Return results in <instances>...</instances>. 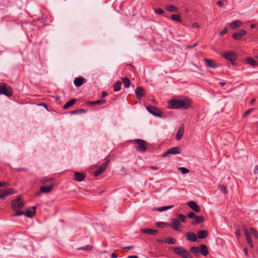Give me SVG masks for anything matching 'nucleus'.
Wrapping results in <instances>:
<instances>
[{"mask_svg":"<svg viewBox=\"0 0 258 258\" xmlns=\"http://www.w3.org/2000/svg\"><path fill=\"white\" fill-rule=\"evenodd\" d=\"M168 107L170 109H186L190 107L191 102L189 100H170L168 101Z\"/></svg>","mask_w":258,"mask_h":258,"instance_id":"obj_1","label":"nucleus"},{"mask_svg":"<svg viewBox=\"0 0 258 258\" xmlns=\"http://www.w3.org/2000/svg\"><path fill=\"white\" fill-rule=\"evenodd\" d=\"M40 181L43 184H46L47 182H49V185H43L41 186L40 188V191L36 192V195L38 196H40L41 193L48 194L50 192L54 186L55 183V179L53 178L46 179L45 178L43 177L41 178L40 179Z\"/></svg>","mask_w":258,"mask_h":258,"instance_id":"obj_2","label":"nucleus"},{"mask_svg":"<svg viewBox=\"0 0 258 258\" xmlns=\"http://www.w3.org/2000/svg\"><path fill=\"white\" fill-rule=\"evenodd\" d=\"M12 88L6 83L2 82L0 83V94L5 95L7 97H10L13 95Z\"/></svg>","mask_w":258,"mask_h":258,"instance_id":"obj_3","label":"nucleus"},{"mask_svg":"<svg viewBox=\"0 0 258 258\" xmlns=\"http://www.w3.org/2000/svg\"><path fill=\"white\" fill-rule=\"evenodd\" d=\"M134 142L136 144L135 148L137 150L141 152H145L147 149V145L145 141L142 139H136Z\"/></svg>","mask_w":258,"mask_h":258,"instance_id":"obj_4","label":"nucleus"},{"mask_svg":"<svg viewBox=\"0 0 258 258\" xmlns=\"http://www.w3.org/2000/svg\"><path fill=\"white\" fill-rule=\"evenodd\" d=\"M174 252L182 258H192L190 253L182 247L173 248Z\"/></svg>","mask_w":258,"mask_h":258,"instance_id":"obj_5","label":"nucleus"},{"mask_svg":"<svg viewBox=\"0 0 258 258\" xmlns=\"http://www.w3.org/2000/svg\"><path fill=\"white\" fill-rule=\"evenodd\" d=\"M221 56L224 58L231 61L232 64H234V61L237 58L236 53L233 51H225L221 53Z\"/></svg>","mask_w":258,"mask_h":258,"instance_id":"obj_6","label":"nucleus"},{"mask_svg":"<svg viewBox=\"0 0 258 258\" xmlns=\"http://www.w3.org/2000/svg\"><path fill=\"white\" fill-rule=\"evenodd\" d=\"M24 206V203L20 197L15 199L12 201V207L14 211L22 209Z\"/></svg>","mask_w":258,"mask_h":258,"instance_id":"obj_7","label":"nucleus"},{"mask_svg":"<svg viewBox=\"0 0 258 258\" xmlns=\"http://www.w3.org/2000/svg\"><path fill=\"white\" fill-rule=\"evenodd\" d=\"M110 161L109 159H107L105 162L102 165L101 167H99L98 169L95 170L93 172L94 175L95 176H97L102 174L108 167L110 163Z\"/></svg>","mask_w":258,"mask_h":258,"instance_id":"obj_8","label":"nucleus"},{"mask_svg":"<svg viewBox=\"0 0 258 258\" xmlns=\"http://www.w3.org/2000/svg\"><path fill=\"white\" fill-rule=\"evenodd\" d=\"M146 108L147 110L153 115L162 117V112L158 108L151 105H148L147 106Z\"/></svg>","mask_w":258,"mask_h":258,"instance_id":"obj_9","label":"nucleus"},{"mask_svg":"<svg viewBox=\"0 0 258 258\" xmlns=\"http://www.w3.org/2000/svg\"><path fill=\"white\" fill-rule=\"evenodd\" d=\"M36 208L35 206H32L27 208L24 211V215L29 218H33L36 213Z\"/></svg>","mask_w":258,"mask_h":258,"instance_id":"obj_10","label":"nucleus"},{"mask_svg":"<svg viewBox=\"0 0 258 258\" xmlns=\"http://www.w3.org/2000/svg\"><path fill=\"white\" fill-rule=\"evenodd\" d=\"M180 153V148L178 147L171 148L165 152L163 156L166 157L169 154H178Z\"/></svg>","mask_w":258,"mask_h":258,"instance_id":"obj_11","label":"nucleus"},{"mask_svg":"<svg viewBox=\"0 0 258 258\" xmlns=\"http://www.w3.org/2000/svg\"><path fill=\"white\" fill-rule=\"evenodd\" d=\"M135 93L137 98L139 99L145 95V91L142 87L138 86L135 90Z\"/></svg>","mask_w":258,"mask_h":258,"instance_id":"obj_12","label":"nucleus"},{"mask_svg":"<svg viewBox=\"0 0 258 258\" xmlns=\"http://www.w3.org/2000/svg\"><path fill=\"white\" fill-rule=\"evenodd\" d=\"M246 34V31L244 30H240L238 32L233 34L232 37L235 40H240L241 37Z\"/></svg>","mask_w":258,"mask_h":258,"instance_id":"obj_13","label":"nucleus"},{"mask_svg":"<svg viewBox=\"0 0 258 258\" xmlns=\"http://www.w3.org/2000/svg\"><path fill=\"white\" fill-rule=\"evenodd\" d=\"M204 61L206 63L207 67L209 68H216L218 67V65L215 60L208 58H204Z\"/></svg>","mask_w":258,"mask_h":258,"instance_id":"obj_14","label":"nucleus"},{"mask_svg":"<svg viewBox=\"0 0 258 258\" xmlns=\"http://www.w3.org/2000/svg\"><path fill=\"white\" fill-rule=\"evenodd\" d=\"M185 236L186 240H190L192 242L196 241L197 239V235L192 232L186 233L185 234Z\"/></svg>","mask_w":258,"mask_h":258,"instance_id":"obj_15","label":"nucleus"},{"mask_svg":"<svg viewBox=\"0 0 258 258\" xmlns=\"http://www.w3.org/2000/svg\"><path fill=\"white\" fill-rule=\"evenodd\" d=\"M187 205L195 212L199 213L200 212V207L194 201H189L187 203Z\"/></svg>","mask_w":258,"mask_h":258,"instance_id":"obj_16","label":"nucleus"},{"mask_svg":"<svg viewBox=\"0 0 258 258\" xmlns=\"http://www.w3.org/2000/svg\"><path fill=\"white\" fill-rule=\"evenodd\" d=\"M171 227L173 229L180 231V229L179 228L180 225V222L178 220L176 219H172L171 220Z\"/></svg>","mask_w":258,"mask_h":258,"instance_id":"obj_17","label":"nucleus"},{"mask_svg":"<svg viewBox=\"0 0 258 258\" xmlns=\"http://www.w3.org/2000/svg\"><path fill=\"white\" fill-rule=\"evenodd\" d=\"M184 132V128L183 124H181L180 126H179L176 135V138L177 141L180 140L182 136L183 135Z\"/></svg>","mask_w":258,"mask_h":258,"instance_id":"obj_18","label":"nucleus"},{"mask_svg":"<svg viewBox=\"0 0 258 258\" xmlns=\"http://www.w3.org/2000/svg\"><path fill=\"white\" fill-rule=\"evenodd\" d=\"M244 232L246 242H247L248 245L251 247H253V245L252 240L251 238V236H250V235L249 232L246 228H244Z\"/></svg>","mask_w":258,"mask_h":258,"instance_id":"obj_19","label":"nucleus"},{"mask_svg":"<svg viewBox=\"0 0 258 258\" xmlns=\"http://www.w3.org/2000/svg\"><path fill=\"white\" fill-rule=\"evenodd\" d=\"M85 175L82 173L75 172L74 179L77 181H81L85 179Z\"/></svg>","mask_w":258,"mask_h":258,"instance_id":"obj_20","label":"nucleus"},{"mask_svg":"<svg viewBox=\"0 0 258 258\" xmlns=\"http://www.w3.org/2000/svg\"><path fill=\"white\" fill-rule=\"evenodd\" d=\"M141 232L151 235H155L158 233V231L157 230L145 228L141 229Z\"/></svg>","mask_w":258,"mask_h":258,"instance_id":"obj_21","label":"nucleus"},{"mask_svg":"<svg viewBox=\"0 0 258 258\" xmlns=\"http://www.w3.org/2000/svg\"><path fill=\"white\" fill-rule=\"evenodd\" d=\"M200 252L204 256H207L209 253L208 247L206 245L202 244L200 245Z\"/></svg>","mask_w":258,"mask_h":258,"instance_id":"obj_22","label":"nucleus"},{"mask_svg":"<svg viewBox=\"0 0 258 258\" xmlns=\"http://www.w3.org/2000/svg\"><path fill=\"white\" fill-rule=\"evenodd\" d=\"M208 235V231L206 230H200L197 233V236L200 239H205Z\"/></svg>","mask_w":258,"mask_h":258,"instance_id":"obj_23","label":"nucleus"},{"mask_svg":"<svg viewBox=\"0 0 258 258\" xmlns=\"http://www.w3.org/2000/svg\"><path fill=\"white\" fill-rule=\"evenodd\" d=\"M205 221V218L203 216H196L195 218V221L191 223L192 225L199 224L203 223Z\"/></svg>","mask_w":258,"mask_h":258,"instance_id":"obj_24","label":"nucleus"},{"mask_svg":"<svg viewBox=\"0 0 258 258\" xmlns=\"http://www.w3.org/2000/svg\"><path fill=\"white\" fill-rule=\"evenodd\" d=\"M165 9L167 11L172 13L178 12V8L173 5H167L165 6Z\"/></svg>","mask_w":258,"mask_h":258,"instance_id":"obj_25","label":"nucleus"},{"mask_svg":"<svg viewBox=\"0 0 258 258\" xmlns=\"http://www.w3.org/2000/svg\"><path fill=\"white\" fill-rule=\"evenodd\" d=\"M84 78L83 77L77 78L74 80V84L77 87L81 86L84 83Z\"/></svg>","mask_w":258,"mask_h":258,"instance_id":"obj_26","label":"nucleus"},{"mask_svg":"<svg viewBox=\"0 0 258 258\" xmlns=\"http://www.w3.org/2000/svg\"><path fill=\"white\" fill-rule=\"evenodd\" d=\"M106 102V100L105 99H100L95 101H88L87 102V104L88 105H98V104H103Z\"/></svg>","mask_w":258,"mask_h":258,"instance_id":"obj_27","label":"nucleus"},{"mask_svg":"<svg viewBox=\"0 0 258 258\" xmlns=\"http://www.w3.org/2000/svg\"><path fill=\"white\" fill-rule=\"evenodd\" d=\"M241 24V22L240 21H235L232 22H231L230 24V27L231 29H235L240 26V25Z\"/></svg>","mask_w":258,"mask_h":258,"instance_id":"obj_28","label":"nucleus"},{"mask_svg":"<svg viewBox=\"0 0 258 258\" xmlns=\"http://www.w3.org/2000/svg\"><path fill=\"white\" fill-rule=\"evenodd\" d=\"M190 251L196 256H199L200 252V247L192 246L190 248Z\"/></svg>","mask_w":258,"mask_h":258,"instance_id":"obj_29","label":"nucleus"},{"mask_svg":"<svg viewBox=\"0 0 258 258\" xmlns=\"http://www.w3.org/2000/svg\"><path fill=\"white\" fill-rule=\"evenodd\" d=\"M76 102V99H72L70 101L67 102L63 106L64 109H68L69 107L71 106Z\"/></svg>","mask_w":258,"mask_h":258,"instance_id":"obj_30","label":"nucleus"},{"mask_svg":"<svg viewBox=\"0 0 258 258\" xmlns=\"http://www.w3.org/2000/svg\"><path fill=\"white\" fill-rule=\"evenodd\" d=\"M122 81L124 84V87L128 88L130 87L131 82L127 77L122 78Z\"/></svg>","mask_w":258,"mask_h":258,"instance_id":"obj_31","label":"nucleus"},{"mask_svg":"<svg viewBox=\"0 0 258 258\" xmlns=\"http://www.w3.org/2000/svg\"><path fill=\"white\" fill-rule=\"evenodd\" d=\"M121 82L119 81H117L115 82L113 86V90L115 92L119 91L121 89Z\"/></svg>","mask_w":258,"mask_h":258,"instance_id":"obj_32","label":"nucleus"},{"mask_svg":"<svg viewBox=\"0 0 258 258\" xmlns=\"http://www.w3.org/2000/svg\"><path fill=\"white\" fill-rule=\"evenodd\" d=\"M246 61L248 64L252 66H256L257 65V62L251 57L246 58Z\"/></svg>","mask_w":258,"mask_h":258,"instance_id":"obj_33","label":"nucleus"},{"mask_svg":"<svg viewBox=\"0 0 258 258\" xmlns=\"http://www.w3.org/2000/svg\"><path fill=\"white\" fill-rule=\"evenodd\" d=\"M171 19L175 21L181 23L182 22L180 16L178 15L173 14L171 16Z\"/></svg>","mask_w":258,"mask_h":258,"instance_id":"obj_34","label":"nucleus"},{"mask_svg":"<svg viewBox=\"0 0 258 258\" xmlns=\"http://www.w3.org/2000/svg\"><path fill=\"white\" fill-rule=\"evenodd\" d=\"M176 242V240L173 237H169L165 239V243L169 244H174Z\"/></svg>","mask_w":258,"mask_h":258,"instance_id":"obj_35","label":"nucleus"},{"mask_svg":"<svg viewBox=\"0 0 258 258\" xmlns=\"http://www.w3.org/2000/svg\"><path fill=\"white\" fill-rule=\"evenodd\" d=\"M86 112V111L84 109H80L78 110H73L71 112V113L72 114H79V113H85Z\"/></svg>","mask_w":258,"mask_h":258,"instance_id":"obj_36","label":"nucleus"},{"mask_svg":"<svg viewBox=\"0 0 258 258\" xmlns=\"http://www.w3.org/2000/svg\"><path fill=\"white\" fill-rule=\"evenodd\" d=\"M249 230L251 234L253 235V236H254L256 238H258V233L255 228L253 227H250Z\"/></svg>","mask_w":258,"mask_h":258,"instance_id":"obj_37","label":"nucleus"},{"mask_svg":"<svg viewBox=\"0 0 258 258\" xmlns=\"http://www.w3.org/2000/svg\"><path fill=\"white\" fill-rule=\"evenodd\" d=\"M78 250H83L86 251H90L92 249V246L91 245H86L83 247H80L77 248Z\"/></svg>","mask_w":258,"mask_h":258,"instance_id":"obj_38","label":"nucleus"},{"mask_svg":"<svg viewBox=\"0 0 258 258\" xmlns=\"http://www.w3.org/2000/svg\"><path fill=\"white\" fill-rule=\"evenodd\" d=\"M174 207L173 205L171 206H163L161 207L158 209V210L160 212H163L164 211H166L167 210L170 209Z\"/></svg>","mask_w":258,"mask_h":258,"instance_id":"obj_39","label":"nucleus"},{"mask_svg":"<svg viewBox=\"0 0 258 258\" xmlns=\"http://www.w3.org/2000/svg\"><path fill=\"white\" fill-rule=\"evenodd\" d=\"M1 194H0V199H5V197L7 196L10 195V193H8L7 191H3V189H1L0 190Z\"/></svg>","mask_w":258,"mask_h":258,"instance_id":"obj_40","label":"nucleus"},{"mask_svg":"<svg viewBox=\"0 0 258 258\" xmlns=\"http://www.w3.org/2000/svg\"><path fill=\"white\" fill-rule=\"evenodd\" d=\"M178 218L183 223H185L186 217L183 214H179L177 216Z\"/></svg>","mask_w":258,"mask_h":258,"instance_id":"obj_41","label":"nucleus"},{"mask_svg":"<svg viewBox=\"0 0 258 258\" xmlns=\"http://www.w3.org/2000/svg\"><path fill=\"white\" fill-rule=\"evenodd\" d=\"M219 188L220 190V191L223 192L224 194H227L228 191L226 186L224 185H220L219 186Z\"/></svg>","mask_w":258,"mask_h":258,"instance_id":"obj_42","label":"nucleus"},{"mask_svg":"<svg viewBox=\"0 0 258 258\" xmlns=\"http://www.w3.org/2000/svg\"><path fill=\"white\" fill-rule=\"evenodd\" d=\"M16 212L11 215V216H19L23 214H24V211H20L19 210H16Z\"/></svg>","mask_w":258,"mask_h":258,"instance_id":"obj_43","label":"nucleus"},{"mask_svg":"<svg viewBox=\"0 0 258 258\" xmlns=\"http://www.w3.org/2000/svg\"><path fill=\"white\" fill-rule=\"evenodd\" d=\"M179 171H180L182 174H186L189 172V170L184 167H179L178 168Z\"/></svg>","mask_w":258,"mask_h":258,"instance_id":"obj_44","label":"nucleus"},{"mask_svg":"<svg viewBox=\"0 0 258 258\" xmlns=\"http://www.w3.org/2000/svg\"><path fill=\"white\" fill-rule=\"evenodd\" d=\"M154 11L156 14H160V15H163L164 14V11L161 9H156L154 10Z\"/></svg>","mask_w":258,"mask_h":258,"instance_id":"obj_45","label":"nucleus"},{"mask_svg":"<svg viewBox=\"0 0 258 258\" xmlns=\"http://www.w3.org/2000/svg\"><path fill=\"white\" fill-rule=\"evenodd\" d=\"M15 170L18 172H20V171H24V172H26L28 171V168H15Z\"/></svg>","mask_w":258,"mask_h":258,"instance_id":"obj_46","label":"nucleus"},{"mask_svg":"<svg viewBox=\"0 0 258 258\" xmlns=\"http://www.w3.org/2000/svg\"><path fill=\"white\" fill-rule=\"evenodd\" d=\"M227 28L226 27H225L223 28V29L220 31L219 33V35L220 36H222L223 35H224V34L226 33L227 32Z\"/></svg>","mask_w":258,"mask_h":258,"instance_id":"obj_47","label":"nucleus"},{"mask_svg":"<svg viewBox=\"0 0 258 258\" xmlns=\"http://www.w3.org/2000/svg\"><path fill=\"white\" fill-rule=\"evenodd\" d=\"M196 217V214H195L194 212H190V213H189V214H188V217L189 218H190V219H192V218H195V217Z\"/></svg>","mask_w":258,"mask_h":258,"instance_id":"obj_48","label":"nucleus"},{"mask_svg":"<svg viewBox=\"0 0 258 258\" xmlns=\"http://www.w3.org/2000/svg\"><path fill=\"white\" fill-rule=\"evenodd\" d=\"M167 224L164 222H158L157 223V226L158 227H163L164 226L167 225Z\"/></svg>","mask_w":258,"mask_h":258,"instance_id":"obj_49","label":"nucleus"},{"mask_svg":"<svg viewBox=\"0 0 258 258\" xmlns=\"http://www.w3.org/2000/svg\"><path fill=\"white\" fill-rule=\"evenodd\" d=\"M253 110V109H249L247 111L245 112V113L243 114L244 116H246L247 115L249 114Z\"/></svg>","mask_w":258,"mask_h":258,"instance_id":"obj_50","label":"nucleus"},{"mask_svg":"<svg viewBox=\"0 0 258 258\" xmlns=\"http://www.w3.org/2000/svg\"><path fill=\"white\" fill-rule=\"evenodd\" d=\"M197 43L198 42H196L193 45H187V48H189V49H191V48H193L194 47H195L196 46H197Z\"/></svg>","mask_w":258,"mask_h":258,"instance_id":"obj_51","label":"nucleus"},{"mask_svg":"<svg viewBox=\"0 0 258 258\" xmlns=\"http://www.w3.org/2000/svg\"><path fill=\"white\" fill-rule=\"evenodd\" d=\"M8 193H10V195H12L14 194V190L13 188H10L8 190H6Z\"/></svg>","mask_w":258,"mask_h":258,"instance_id":"obj_52","label":"nucleus"},{"mask_svg":"<svg viewBox=\"0 0 258 258\" xmlns=\"http://www.w3.org/2000/svg\"><path fill=\"white\" fill-rule=\"evenodd\" d=\"M243 251L244 252V253H245L246 256L247 257H249V254H248V250H247V248H246V247L244 248Z\"/></svg>","mask_w":258,"mask_h":258,"instance_id":"obj_53","label":"nucleus"},{"mask_svg":"<svg viewBox=\"0 0 258 258\" xmlns=\"http://www.w3.org/2000/svg\"><path fill=\"white\" fill-rule=\"evenodd\" d=\"M254 174H258V165L255 166L253 170Z\"/></svg>","mask_w":258,"mask_h":258,"instance_id":"obj_54","label":"nucleus"},{"mask_svg":"<svg viewBox=\"0 0 258 258\" xmlns=\"http://www.w3.org/2000/svg\"><path fill=\"white\" fill-rule=\"evenodd\" d=\"M8 185V183L5 182H0V187H3Z\"/></svg>","mask_w":258,"mask_h":258,"instance_id":"obj_55","label":"nucleus"},{"mask_svg":"<svg viewBox=\"0 0 258 258\" xmlns=\"http://www.w3.org/2000/svg\"><path fill=\"white\" fill-rule=\"evenodd\" d=\"M157 242L158 243L162 244L163 243H165V239L162 240V239H157Z\"/></svg>","mask_w":258,"mask_h":258,"instance_id":"obj_56","label":"nucleus"},{"mask_svg":"<svg viewBox=\"0 0 258 258\" xmlns=\"http://www.w3.org/2000/svg\"><path fill=\"white\" fill-rule=\"evenodd\" d=\"M193 28H198L199 27V25L197 23H194L192 25Z\"/></svg>","mask_w":258,"mask_h":258,"instance_id":"obj_57","label":"nucleus"},{"mask_svg":"<svg viewBox=\"0 0 258 258\" xmlns=\"http://www.w3.org/2000/svg\"><path fill=\"white\" fill-rule=\"evenodd\" d=\"M217 4L218 6H219V7H222L224 5L223 3L221 1H217Z\"/></svg>","mask_w":258,"mask_h":258,"instance_id":"obj_58","label":"nucleus"},{"mask_svg":"<svg viewBox=\"0 0 258 258\" xmlns=\"http://www.w3.org/2000/svg\"><path fill=\"white\" fill-rule=\"evenodd\" d=\"M123 248L127 249H132L134 248V246H133V245L128 246L124 247H123Z\"/></svg>","mask_w":258,"mask_h":258,"instance_id":"obj_59","label":"nucleus"},{"mask_svg":"<svg viewBox=\"0 0 258 258\" xmlns=\"http://www.w3.org/2000/svg\"><path fill=\"white\" fill-rule=\"evenodd\" d=\"M149 168L153 170H157L158 169V167L157 166H150Z\"/></svg>","mask_w":258,"mask_h":258,"instance_id":"obj_60","label":"nucleus"},{"mask_svg":"<svg viewBox=\"0 0 258 258\" xmlns=\"http://www.w3.org/2000/svg\"><path fill=\"white\" fill-rule=\"evenodd\" d=\"M240 233H241V231L239 229H238V230H237L236 231V234L238 237L240 236Z\"/></svg>","mask_w":258,"mask_h":258,"instance_id":"obj_61","label":"nucleus"},{"mask_svg":"<svg viewBox=\"0 0 258 258\" xmlns=\"http://www.w3.org/2000/svg\"><path fill=\"white\" fill-rule=\"evenodd\" d=\"M107 95V93L106 92H105V91L102 92V98L106 97Z\"/></svg>","mask_w":258,"mask_h":258,"instance_id":"obj_62","label":"nucleus"},{"mask_svg":"<svg viewBox=\"0 0 258 258\" xmlns=\"http://www.w3.org/2000/svg\"><path fill=\"white\" fill-rule=\"evenodd\" d=\"M111 257L112 258H117V255L115 253H112L111 254Z\"/></svg>","mask_w":258,"mask_h":258,"instance_id":"obj_63","label":"nucleus"},{"mask_svg":"<svg viewBox=\"0 0 258 258\" xmlns=\"http://www.w3.org/2000/svg\"><path fill=\"white\" fill-rule=\"evenodd\" d=\"M127 258H138V257L137 255H130Z\"/></svg>","mask_w":258,"mask_h":258,"instance_id":"obj_64","label":"nucleus"}]
</instances>
